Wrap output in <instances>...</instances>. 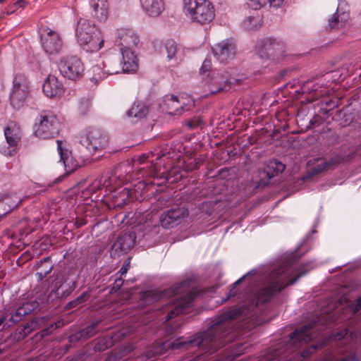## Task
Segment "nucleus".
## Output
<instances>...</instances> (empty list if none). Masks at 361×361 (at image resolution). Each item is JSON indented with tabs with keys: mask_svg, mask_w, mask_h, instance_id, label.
Returning a JSON list of instances; mask_svg holds the SVG:
<instances>
[{
	"mask_svg": "<svg viewBox=\"0 0 361 361\" xmlns=\"http://www.w3.org/2000/svg\"><path fill=\"white\" fill-rule=\"evenodd\" d=\"M233 318L234 317L231 312H227L225 315H223V319L219 322L203 333L200 336L184 342L181 341L180 338L171 343L169 347L171 349L184 348L188 350L194 346L214 352L230 341L228 338V334L226 333V329L229 324L227 319Z\"/></svg>",
	"mask_w": 361,
	"mask_h": 361,
	"instance_id": "1",
	"label": "nucleus"
},
{
	"mask_svg": "<svg viewBox=\"0 0 361 361\" xmlns=\"http://www.w3.org/2000/svg\"><path fill=\"white\" fill-rule=\"evenodd\" d=\"M302 274L292 276L290 268L283 265L273 270L267 277L266 284L258 294V300L266 302L276 293L281 291L288 285L293 284Z\"/></svg>",
	"mask_w": 361,
	"mask_h": 361,
	"instance_id": "2",
	"label": "nucleus"
},
{
	"mask_svg": "<svg viewBox=\"0 0 361 361\" xmlns=\"http://www.w3.org/2000/svg\"><path fill=\"white\" fill-rule=\"evenodd\" d=\"M75 35L78 43L87 51L100 50L104 43L101 31L90 20L80 18L77 24Z\"/></svg>",
	"mask_w": 361,
	"mask_h": 361,
	"instance_id": "3",
	"label": "nucleus"
},
{
	"mask_svg": "<svg viewBox=\"0 0 361 361\" xmlns=\"http://www.w3.org/2000/svg\"><path fill=\"white\" fill-rule=\"evenodd\" d=\"M164 296L171 298L174 308L169 311L166 321L176 317L183 312V310L188 307L189 304L194 300L195 293L190 286V282L183 281L166 290Z\"/></svg>",
	"mask_w": 361,
	"mask_h": 361,
	"instance_id": "4",
	"label": "nucleus"
},
{
	"mask_svg": "<svg viewBox=\"0 0 361 361\" xmlns=\"http://www.w3.org/2000/svg\"><path fill=\"white\" fill-rule=\"evenodd\" d=\"M185 8L192 20L200 25L211 23L215 18V8L209 0H185Z\"/></svg>",
	"mask_w": 361,
	"mask_h": 361,
	"instance_id": "5",
	"label": "nucleus"
},
{
	"mask_svg": "<svg viewBox=\"0 0 361 361\" xmlns=\"http://www.w3.org/2000/svg\"><path fill=\"white\" fill-rule=\"evenodd\" d=\"M35 131L40 139H49L57 135L61 129V123L56 115L49 110L42 111L38 118Z\"/></svg>",
	"mask_w": 361,
	"mask_h": 361,
	"instance_id": "6",
	"label": "nucleus"
},
{
	"mask_svg": "<svg viewBox=\"0 0 361 361\" xmlns=\"http://www.w3.org/2000/svg\"><path fill=\"white\" fill-rule=\"evenodd\" d=\"M30 89L27 77L23 73L16 74L13 79V90L10 96L11 104L14 108L19 109L23 106L30 94Z\"/></svg>",
	"mask_w": 361,
	"mask_h": 361,
	"instance_id": "7",
	"label": "nucleus"
},
{
	"mask_svg": "<svg viewBox=\"0 0 361 361\" xmlns=\"http://www.w3.org/2000/svg\"><path fill=\"white\" fill-rule=\"evenodd\" d=\"M80 141L82 145L94 152L106 149L109 146V137L101 130L96 128H89L80 135Z\"/></svg>",
	"mask_w": 361,
	"mask_h": 361,
	"instance_id": "8",
	"label": "nucleus"
},
{
	"mask_svg": "<svg viewBox=\"0 0 361 361\" xmlns=\"http://www.w3.org/2000/svg\"><path fill=\"white\" fill-rule=\"evenodd\" d=\"M257 53L262 59L279 61L284 57L286 47L283 42L268 37L263 39L257 47Z\"/></svg>",
	"mask_w": 361,
	"mask_h": 361,
	"instance_id": "9",
	"label": "nucleus"
},
{
	"mask_svg": "<svg viewBox=\"0 0 361 361\" xmlns=\"http://www.w3.org/2000/svg\"><path fill=\"white\" fill-rule=\"evenodd\" d=\"M59 68L61 74L70 80L80 78L82 77L85 71L83 63L76 56H71L61 60Z\"/></svg>",
	"mask_w": 361,
	"mask_h": 361,
	"instance_id": "10",
	"label": "nucleus"
},
{
	"mask_svg": "<svg viewBox=\"0 0 361 361\" xmlns=\"http://www.w3.org/2000/svg\"><path fill=\"white\" fill-rule=\"evenodd\" d=\"M4 135L8 147H4L1 152L5 156L11 157L16 152L18 145L20 141L22 131L16 122H9L4 130Z\"/></svg>",
	"mask_w": 361,
	"mask_h": 361,
	"instance_id": "11",
	"label": "nucleus"
},
{
	"mask_svg": "<svg viewBox=\"0 0 361 361\" xmlns=\"http://www.w3.org/2000/svg\"><path fill=\"white\" fill-rule=\"evenodd\" d=\"M350 12L348 5L340 3L336 13L329 19L328 28L329 30H339L349 25Z\"/></svg>",
	"mask_w": 361,
	"mask_h": 361,
	"instance_id": "12",
	"label": "nucleus"
},
{
	"mask_svg": "<svg viewBox=\"0 0 361 361\" xmlns=\"http://www.w3.org/2000/svg\"><path fill=\"white\" fill-rule=\"evenodd\" d=\"M41 40L44 50L49 54H57L62 49V39L56 31L47 29L46 33L42 35Z\"/></svg>",
	"mask_w": 361,
	"mask_h": 361,
	"instance_id": "13",
	"label": "nucleus"
},
{
	"mask_svg": "<svg viewBox=\"0 0 361 361\" xmlns=\"http://www.w3.org/2000/svg\"><path fill=\"white\" fill-rule=\"evenodd\" d=\"M63 142L57 140V149L63 161L66 174H71L83 165V161L77 159L73 152L62 146Z\"/></svg>",
	"mask_w": 361,
	"mask_h": 361,
	"instance_id": "14",
	"label": "nucleus"
},
{
	"mask_svg": "<svg viewBox=\"0 0 361 361\" xmlns=\"http://www.w3.org/2000/svg\"><path fill=\"white\" fill-rule=\"evenodd\" d=\"M206 82L211 94H216L224 90L227 87H231L230 78L227 73L224 74L213 73L211 75H208Z\"/></svg>",
	"mask_w": 361,
	"mask_h": 361,
	"instance_id": "15",
	"label": "nucleus"
},
{
	"mask_svg": "<svg viewBox=\"0 0 361 361\" xmlns=\"http://www.w3.org/2000/svg\"><path fill=\"white\" fill-rule=\"evenodd\" d=\"M43 92L49 98L61 96L64 92L63 83L54 75L49 74L44 80Z\"/></svg>",
	"mask_w": 361,
	"mask_h": 361,
	"instance_id": "16",
	"label": "nucleus"
},
{
	"mask_svg": "<svg viewBox=\"0 0 361 361\" xmlns=\"http://www.w3.org/2000/svg\"><path fill=\"white\" fill-rule=\"evenodd\" d=\"M212 51L217 59L221 62L232 59L235 55V45L229 41H222L212 47Z\"/></svg>",
	"mask_w": 361,
	"mask_h": 361,
	"instance_id": "17",
	"label": "nucleus"
},
{
	"mask_svg": "<svg viewBox=\"0 0 361 361\" xmlns=\"http://www.w3.org/2000/svg\"><path fill=\"white\" fill-rule=\"evenodd\" d=\"M188 211L183 207L172 209L161 214L160 223L164 228H169L180 219L188 216Z\"/></svg>",
	"mask_w": 361,
	"mask_h": 361,
	"instance_id": "18",
	"label": "nucleus"
},
{
	"mask_svg": "<svg viewBox=\"0 0 361 361\" xmlns=\"http://www.w3.org/2000/svg\"><path fill=\"white\" fill-rule=\"evenodd\" d=\"M92 16L97 21L104 22L109 17V3L107 0H91Z\"/></svg>",
	"mask_w": 361,
	"mask_h": 361,
	"instance_id": "19",
	"label": "nucleus"
},
{
	"mask_svg": "<svg viewBox=\"0 0 361 361\" xmlns=\"http://www.w3.org/2000/svg\"><path fill=\"white\" fill-rule=\"evenodd\" d=\"M121 64L123 73H134L138 68V60L135 53L130 49H121Z\"/></svg>",
	"mask_w": 361,
	"mask_h": 361,
	"instance_id": "20",
	"label": "nucleus"
},
{
	"mask_svg": "<svg viewBox=\"0 0 361 361\" xmlns=\"http://www.w3.org/2000/svg\"><path fill=\"white\" fill-rule=\"evenodd\" d=\"M22 199L16 195L5 194L0 197V216L6 215L21 204Z\"/></svg>",
	"mask_w": 361,
	"mask_h": 361,
	"instance_id": "21",
	"label": "nucleus"
},
{
	"mask_svg": "<svg viewBox=\"0 0 361 361\" xmlns=\"http://www.w3.org/2000/svg\"><path fill=\"white\" fill-rule=\"evenodd\" d=\"M141 6L151 17H157L165 9L164 0H140Z\"/></svg>",
	"mask_w": 361,
	"mask_h": 361,
	"instance_id": "22",
	"label": "nucleus"
},
{
	"mask_svg": "<svg viewBox=\"0 0 361 361\" xmlns=\"http://www.w3.org/2000/svg\"><path fill=\"white\" fill-rule=\"evenodd\" d=\"M119 44L121 49H130L138 45L139 37L131 30H122L118 34Z\"/></svg>",
	"mask_w": 361,
	"mask_h": 361,
	"instance_id": "23",
	"label": "nucleus"
},
{
	"mask_svg": "<svg viewBox=\"0 0 361 361\" xmlns=\"http://www.w3.org/2000/svg\"><path fill=\"white\" fill-rule=\"evenodd\" d=\"M149 113V107L141 102H135L127 111V116L134 122H137L146 118Z\"/></svg>",
	"mask_w": 361,
	"mask_h": 361,
	"instance_id": "24",
	"label": "nucleus"
},
{
	"mask_svg": "<svg viewBox=\"0 0 361 361\" xmlns=\"http://www.w3.org/2000/svg\"><path fill=\"white\" fill-rule=\"evenodd\" d=\"M135 238V235L132 233L121 234L114 243L113 249L116 251L127 252L133 247Z\"/></svg>",
	"mask_w": 361,
	"mask_h": 361,
	"instance_id": "25",
	"label": "nucleus"
},
{
	"mask_svg": "<svg viewBox=\"0 0 361 361\" xmlns=\"http://www.w3.org/2000/svg\"><path fill=\"white\" fill-rule=\"evenodd\" d=\"M165 49L167 54V58L169 60L174 59L177 63L183 61L185 57L183 51H181L180 49L178 48L177 43L174 40H168L165 44Z\"/></svg>",
	"mask_w": 361,
	"mask_h": 361,
	"instance_id": "26",
	"label": "nucleus"
},
{
	"mask_svg": "<svg viewBox=\"0 0 361 361\" xmlns=\"http://www.w3.org/2000/svg\"><path fill=\"white\" fill-rule=\"evenodd\" d=\"M285 169V165L276 160H271L264 167L261 173L270 179L281 173Z\"/></svg>",
	"mask_w": 361,
	"mask_h": 361,
	"instance_id": "27",
	"label": "nucleus"
},
{
	"mask_svg": "<svg viewBox=\"0 0 361 361\" xmlns=\"http://www.w3.org/2000/svg\"><path fill=\"white\" fill-rule=\"evenodd\" d=\"M312 328V324L305 325L302 327L300 330H295L293 333L290 334V340L293 342L298 341H305L307 343L312 340V335L310 333V331Z\"/></svg>",
	"mask_w": 361,
	"mask_h": 361,
	"instance_id": "28",
	"label": "nucleus"
},
{
	"mask_svg": "<svg viewBox=\"0 0 361 361\" xmlns=\"http://www.w3.org/2000/svg\"><path fill=\"white\" fill-rule=\"evenodd\" d=\"M166 110L170 114H179L183 111V107L177 97L170 95L166 97L165 100Z\"/></svg>",
	"mask_w": 361,
	"mask_h": 361,
	"instance_id": "29",
	"label": "nucleus"
},
{
	"mask_svg": "<svg viewBox=\"0 0 361 361\" xmlns=\"http://www.w3.org/2000/svg\"><path fill=\"white\" fill-rule=\"evenodd\" d=\"M37 322L36 320V318L33 319L32 321L26 323L23 329H18V338L19 339H23L25 338L28 334H30L32 331H35L38 329Z\"/></svg>",
	"mask_w": 361,
	"mask_h": 361,
	"instance_id": "30",
	"label": "nucleus"
},
{
	"mask_svg": "<svg viewBox=\"0 0 361 361\" xmlns=\"http://www.w3.org/2000/svg\"><path fill=\"white\" fill-rule=\"evenodd\" d=\"M153 176L154 177L163 178L167 180H169L172 178V176H174V179L172 180L171 182L178 180L182 178V175L179 173L178 169L176 167L171 169V170L169 171H163L160 173L156 171Z\"/></svg>",
	"mask_w": 361,
	"mask_h": 361,
	"instance_id": "31",
	"label": "nucleus"
},
{
	"mask_svg": "<svg viewBox=\"0 0 361 361\" xmlns=\"http://www.w3.org/2000/svg\"><path fill=\"white\" fill-rule=\"evenodd\" d=\"M130 197V190L128 188H123L114 197L115 203L117 206H123L126 204Z\"/></svg>",
	"mask_w": 361,
	"mask_h": 361,
	"instance_id": "32",
	"label": "nucleus"
},
{
	"mask_svg": "<svg viewBox=\"0 0 361 361\" xmlns=\"http://www.w3.org/2000/svg\"><path fill=\"white\" fill-rule=\"evenodd\" d=\"M52 270V266L49 264V260L45 259L42 262L40 266L39 267V271L37 272L36 275L39 280H42L44 277L47 276L48 274H49Z\"/></svg>",
	"mask_w": 361,
	"mask_h": 361,
	"instance_id": "33",
	"label": "nucleus"
},
{
	"mask_svg": "<svg viewBox=\"0 0 361 361\" xmlns=\"http://www.w3.org/2000/svg\"><path fill=\"white\" fill-rule=\"evenodd\" d=\"M92 109V99L87 97H83L80 99L78 104V111L80 114L86 115Z\"/></svg>",
	"mask_w": 361,
	"mask_h": 361,
	"instance_id": "34",
	"label": "nucleus"
},
{
	"mask_svg": "<svg viewBox=\"0 0 361 361\" xmlns=\"http://www.w3.org/2000/svg\"><path fill=\"white\" fill-rule=\"evenodd\" d=\"M104 78H106V73L101 67L97 66L92 68V80L95 82L96 85Z\"/></svg>",
	"mask_w": 361,
	"mask_h": 361,
	"instance_id": "35",
	"label": "nucleus"
},
{
	"mask_svg": "<svg viewBox=\"0 0 361 361\" xmlns=\"http://www.w3.org/2000/svg\"><path fill=\"white\" fill-rule=\"evenodd\" d=\"M244 26L248 30L257 29L261 26L260 20L258 18H249L244 21Z\"/></svg>",
	"mask_w": 361,
	"mask_h": 361,
	"instance_id": "36",
	"label": "nucleus"
},
{
	"mask_svg": "<svg viewBox=\"0 0 361 361\" xmlns=\"http://www.w3.org/2000/svg\"><path fill=\"white\" fill-rule=\"evenodd\" d=\"M61 326V322H58L54 324H51L49 326V327L44 329L40 332H39L37 335H39L41 338H44L47 336H49L52 332L53 329H56Z\"/></svg>",
	"mask_w": 361,
	"mask_h": 361,
	"instance_id": "37",
	"label": "nucleus"
},
{
	"mask_svg": "<svg viewBox=\"0 0 361 361\" xmlns=\"http://www.w3.org/2000/svg\"><path fill=\"white\" fill-rule=\"evenodd\" d=\"M97 323H94L89 326H87L86 329L82 330V334L83 336L89 338L94 336L97 333L96 327H97Z\"/></svg>",
	"mask_w": 361,
	"mask_h": 361,
	"instance_id": "38",
	"label": "nucleus"
},
{
	"mask_svg": "<svg viewBox=\"0 0 361 361\" xmlns=\"http://www.w3.org/2000/svg\"><path fill=\"white\" fill-rule=\"evenodd\" d=\"M268 0H249L248 5L255 10H258L267 4Z\"/></svg>",
	"mask_w": 361,
	"mask_h": 361,
	"instance_id": "39",
	"label": "nucleus"
},
{
	"mask_svg": "<svg viewBox=\"0 0 361 361\" xmlns=\"http://www.w3.org/2000/svg\"><path fill=\"white\" fill-rule=\"evenodd\" d=\"M89 297V294L86 292L83 293L80 296H79L76 300L71 302L69 305L72 307H75V305L85 301Z\"/></svg>",
	"mask_w": 361,
	"mask_h": 361,
	"instance_id": "40",
	"label": "nucleus"
},
{
	"mask_svg": "<svg viewBox=\"0 0 361 361\" xmlns=\"http://www.w3.org/2000/svg\"><path fill=\"white\" fill-rule=\"evenodd\" d=\"M211 69H212L211 61L209 60H205L203 62L202 66L200 68V73L202 74H205L207 72H209L211 71Z\"/></svg>",
	"mask_w": 361,
	"mask_h": 361,
	"instance_id": "41",
	"label": "nucleus"
},
{
	"mask_svg": "<svg viewBox=\"0 0 361 361\" xmlns=\"http://www.w3.org/2000/svg\"><path fill=\"white\" fill-rule=\"evenodd\" d=\"M351 309L354 313L361 310V297H359L355 302L351 305Z\"/></svg>",
	"mask_w": 361,
	"mask_h": 361,
	"instance_id": "42",
	"label": "nucleus"
},
{
	"mask_svg": "<svg viewBox=\"0 0 361 361\" xmlns=\"http://www.w3.org/2000/svg\"><path fill=\"white\" fill-rule=\"evenodd\" d=\"M36 320L39 329L45 326L48 323V318L45 317H36Z\"/></svg>",
	"mask_w": 361,
	"mask_h": 361,
	"instance_id": "43",
	"label": "nucleus"
},
{
	"mask_svg": "<svg viewBox=\"0 0 361 361\" xmlns=\"http://www.w3.org/2000/svg\"><path fill=\"white\" fill-rule=\"evenodd\" d=\"M284 0H268L267 4L271 7H279L282 5Z\"/></svg>",
	"mask_w": 361,
	"mask_h": 361,
	"instance_id": "44",
	"label": "nucleus"
},
{
	"mask_svg": "<svg viewBox=\"0 0 361 361\" xmlns=\"http://www.w3.org/2000/svg\"><path fill=\"white\" fill-rule=\"evenodd\" d=\"M149 157V155L143 154L140 156L138 159L140 164H143L146 161V160Z\"/></svg>",
	"mask_w": 361,
	"mask_h": 361,
	"instance_id": "45",
	"label": "nucleus"
},
{
	"mask_svg": "<svg viewBox=\"0 0 361 361\" xmlns=\"http://www.w3.org/2000/svg\"><path fill=\"white\" fill-rule=\"evenodd\" d=\"M128 266H129V264H127L126 265H123L121 268L120 272H121V275H123L127 272Z\"/></svg>",
	"mask_w": 361,
	"mask_h": 361,
	"instance_id": "46",
	"label": "nucleus"
},
{
	"mask_svg": "<svg viewBox=\"0 0 361 361\" xmlns=\"http://www.w3.org/2000/svg\"><path fill=\"white\" fill-rule=\"evenodd\" d=\"M188 126L190 128H196L197 126V123H195V122L190 121L188 123Z\"/></svg>",
	"mask_w": 361,
	"mask_h": 361,
	"instance_id": "47",
	"label": "nucleus"
},
{
	"mask_svg": "<svg viewBox=\"0 0 361 361\" xmlns=\"http://www.w3.org/2000/svg\"><path fill=\"white\" fill-rule=\"evenodd\" d=\"M192 163H193V161L190 163L192 164L191 166H185V171H192L193 169L196 168V164H192Z\"/></svg>",
	"mask_w": 361,
	"mask_h": 361,
	"instance_id": "48",
	"label": "nucleus"
},
{
	"mask_svg": "<svg viewBox=\"0 0 361 361\" xmlns=\"http://www.w3.org/2000/svg\"><path fill=\"white\" fill-rule=\"evenodd\" d=\"M245 278V276H243L242 278H240V279H238L237 281H235V283H234V286H237L238 284H240L241 283V281L244 279Z\"/></svg>",
	"mask_w": 361,
	"mask_h": 361,
	"instance_id": "49",
	"label": "nucleus"
},
{
	"mask_svg": "<svg viewBox=\"0 0 361 361\" xmlns=\"http://www.w3.org/2000/svg\"><path fill=\"white\" fill-rule=\"evenodd\" d=\"M6 317L5 316L0 317V326L6 321Z\"/></svg>",
	"mask_w": 361,
	"mask_h": 361,
	"instance_id": "50",
	"label": "nucleus"
},
{
	"mask_svg": "<svg viewBox=\"0 0 361 361\" xmlns=\"http://www.w3.org/2000/svg\"><path fill=\"white\" fill-rule=\"evenodd\" d=\"M324 345V343H323V344H322V345ZM321 346H322V345H319V348H320ZM317 348H318V346H317V345H312V346H311V348H312L313 350H315V349H317Z\"/></svg>",
	"mask_w": 361,
	"mask_h": 361,
	"instance_id": "51",
	"label": "nucleus"
},
{
	"mask_svg": "<svg viewBox=\"0 0 361 361\" xmlns=\"http://www.w3.org/2000/svg\"><path fill=\"white\" fill-rule=\"evenodd\" d=\"M235 295V292H233V290H230L229 297L234 296Z\"/></svg>",
	"mask_w": 361,
	"mask_h": 361,
	"instance_id": "52",
	"label": "nucleus"
},
{
	"mask_svg": "<svg viewBox=\"0 0 361 361\" xmlns=\"http://www.w3.org/2000/svg\"><path fill=\"white\" fill-rule=\"evenodd\" d=\"M329 166V164H327L326 162L324 163L323 164V166H324V169H326Z\"/></svg>",
	"mask_w": 361,
	"mask_h": 361,
	"instance_id": "53",
	"label": "nucleus"
},
{
	"mask_svg": "<svg viewBox=\"0 0 361 361\" xmlns=\"http://www.w3.org/2000/svg\"><path fill=\"white\" fill-rule=\"evenodd\" d=\"M22 310H23V308H22V307H20V308L18 309V310H17L18 314H21V311H22Z\"/></svg>",
	"mask_w": 361,
	"mask_h": 361,
	"instance_id": "54",
	"label": "nucleus"
},
{
	"mask_svg": "<svg viewBox=\"0 0 361 361\" xmlns=\"http://www.w3.org/2000/svg\"><path fill=\"white\" fill-rule=\"evenodd\" d=\"M307 353H306L305 352H303V353H302V356L303 357H306V355H307Z\"/></svg>",
	"mask_w": 361,
	"mask_h": 361,
	"instance_id": "55",
	"label": "nucleus"
}]
</instances>
